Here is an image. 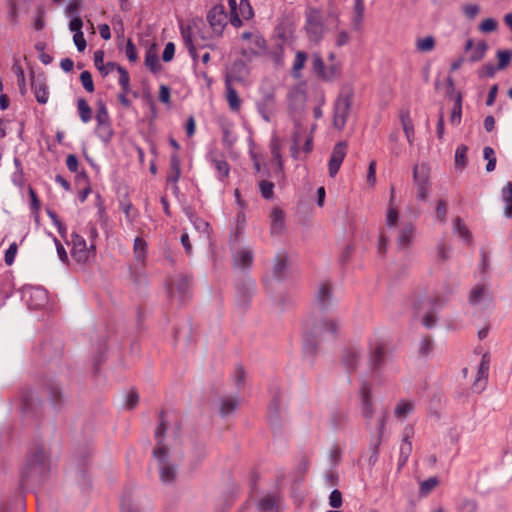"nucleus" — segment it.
I'll return each instance as SVG.
<instances>
[{"label": "nucleus", "mask_w": 512, "mask_h": 512, "mask_svg": "<svg viewBox=\"0 0 512 512\" xmlns=\"http://www.w3.org/2000/svg\"><path fill=\"white\" fill-rule=\"evenodd\" d=\"M50 453L43 443L35 442L27 453L26 461L20 472L19 489L21 492L41 487L50 475Z\"/></svg>", "instance_id": "obj_1"}, {"label": "nucleus", "mask_w": 512, "mask_h": 512, "mask_svg": "<svg viewBox=\"0 0 512 512\" xmlns=\"http://www.w3.org/2000/svg\"><path fill=\"white\" fill-rule=\"evenodd\" d=\"M339 324L333 319H321L314 321L310 330H307L303 339V352L305 355L314 357L318 352L320 338L323 333H330L334 338L337 337Z\"/></svg>", "instance_id": "obj_2"}, {"label": "nucleus", "mask_w": 512, "mask_h": 512, "mask_svg": "<svg viewBox=\"0 0 512 512\" xmlns=\"http://www.w3.org/2000/svg\"><path fill=\"white\" fill-rule=\"evenodd\" d=\"M353 101L354 90L352 86H343L333 105V127L335 129L339 131L344 129L351 111Z\"/></svg>", "instance_id": "obj_3"}, {"label": "nucleus", "mask_w": 512, "mask_h": 512, "mask_svg": "<svg viewBox=\"0 0 512 512\" xmlns=\"http://www.w3.org/2000/svg\"><path fill=\"white\" fill-rule=\"evenodd\" d=\"M305 30L311 42L318 43L324 36V22L319 9L309 7L305 13Z\"/></svg>", "instance_id": "obj_4"}, {"label": "nucleus", "mask_w": 512, "mask_h": 512, "mask_svg": "<svg viewBox=\"0 0 512 512\" xmlns=\"http://www.w3.org/2000/svg\"><path fill=\"white\" fill-rule=\"evenodd\" d=\"M255 289L256 284L250 278H243L236 282V302L241 309L246 310L250 306Z\"/></svg>", "instance_id": "obj_5"}, {"label": "nucleus", "mask_w": 512, "mask_h": 512, "mask_svg": "<svg viewBox=\"0 0 512 512\" xmlns=\"http://www.w3.org/2000/svg\"><path fill=\"white\" fill-rule=\"evenodd\" d=\"M260 92L261 98L256 102L257 111L266 122H270V116L276 108L275 89L261 88Z\"/></svg>", "instance_id": "obj_6"}, {"label": "nucleus", "mask_w": 512, "mask_h": 512, "mask_svg": "<svg viewBox=\"0 0 512 512\" xmlns=\"http://www.w3.org/2000/svg\"><path fill=\"white\" fill-rule=\"evenodd\" d=\"M413 181L416 186V198L424 201L428 197V186L429 181V168L427 165L422 164L421 166L415 165L413 167Z\"/></svg>", "instance_id": "obj_7"}, {"label": "nucleus", "mask_w": 512, "mask_h": 512, "mask_svg": "<svg viewBox=\"0 0 512 512\" xmlns=\"http://www.w3.org/2000/svg\"><path fill=\"white\" fill-rule=\"evenodd\" d=\"M207 21L213 31L218 36H221L227 25V12L225 7L222 4L214 5L207 14Z\"/></svg>", "instance_id": "obj_8"}, {"label": "nucleus", "mask_w": 512, "mask_h": 512, "mask_svg": "<svg viewBox=\"0 0 512 512\" xmlns=\"http://www.w3.org/2000/svg\"><path fill=\"white\" fill-rule=\"evenodd\" d=\"M332 285L329 282L320 284L314 298L315 308L320 313L327 312L332 306Z\"/></svg>", "instance_id": "obj_9"}, {"label": "nucleus", "mask_w": 512, "mask_h": 512, "mask_svg": "<svg viewBox=\"0 0 512 512\" xmlns=\"http://www.w3.org/2000/svg\"><path fill=\"white\" fill-rule=\"evenodd\" d=\"M347 151V143L345 141H340L335 144L333 147L329 163H328V170H329V176L335 177L341 167V164L343 163V160L346 156Z\"/></svg>", "instance_id": "obj_10"}, {"label": "nucleus", "mask_w": 512, "mask_h": 512, "mask_svg": "<svg viewBox=\"0 0 512 512\" xmlns=\"http://www.w3.org/2000/svg\"><path fill=\"white\" fill-rule=\"evenodd\" d=\"M386 348L382 342L369 343V365L373 372L379 371L385 364Z\"/></svg>", "instance_id": "obj_11"}, {"label": "nucleus", "mask_w": 512, "mask_h": 512, "mask_svg": "<svg viewBox=\"0 0 512 512\" xmlns=\"http://www.w3.org/2000/svg\"><path fill=\"white\" fill-rule=\"evenodd\" d=\"M72 249L71 256L78 263H85L88 261V250L86 240L76 232L71 234Z\"/></svg>", "instance_id": "obj_12"}, {"label": "nucleus", "mask_w": 512, "mask_h": 512, "mask_svg": "<svg viewBox=\"0 0 512 512\" xmlns=\"http://www.w3.org/2000/svg\"><path fill=\"white\" fill-rule=\"evenodd\" d=\"M361 404H362V416L369 423L374 415L373 402H372V391L371 386L366 381L362 382L361 385Z\"/></svg>", "instance_id": "obj_13"}, {"label": "nucleus", "mask_w": 512, "mask_h": 512, "mask_svg": "<svg viewBox=\"0 0 512 512\" xmlns=\"http://www.w3.org/2000/svg\"><path fill=\"white\" fill-rule=\"evenodd\" d=\"M31 89L34 92L35 98L38 103H40V104L47 103L49 92H48V86L46 84V78L43 74H39L38 76H35L32 73Z\"/></svg>", "instance_id": "obj_14"}, {"label": "nucleus", "mask_w": 512, "mask_h": 512, "mask_svg": "<svg viewBox=\"0 0 512 512\" xmlns=\"http://www.w3.org/2000/svg\"><path fill=\"white\" fill-rule=\"evenodd\" d=\"M249 75V68L243 59L233 61L230 71L226 74L225 79H229L230 83H243Z\"/></svg>", "instance_id": "obj_15"}, {"label": "nucleus", "mask_w": 512, "mask_h": 512, "mask_svg": "<svg viewBox=\"0 0 512 512\" xmlns=\"http://www.w3.org/2000/svg\"><path fill=\"white\" fill-rule=\"evenodd\" d=\"M360 358L361 350L358 347L350 346L344 349L342 363L349 374V381L350 373L357 369Z\"/></svg>", "instance_id": "obj_16"}, {"label": "nucleus", "mask_w": 512, "mask_h": 512, "mask_svg": "<svg viewBox=\"0 0 512 512\" xmlns=\"http://www.w3.org/2000/svg\"><path fill=\"white\" fill-rule=\"evenodd\" d=\"M45 389L48 392L49 400L55 409L62 408L64 404L63 392L61 386L54 380L45 383Z\"/></svg>", "instance_id": "obj_17"}, {"label": "nucleus", "mask_w": 512, "mask_h": 512, "mask_svg": "<svg viewBox=\"0 0 512 512\" xmlns=\"http://www.w3.org/2000/svg\"><path fill=\"white\" fill-rule=\"evenodd\" d=\"M277 38L279 42L271 49H267L265 55H269L276 66H282L284 64V44L286 42L285 32L278 33Z\"/></svg>", "instance_id": "obj_18"}, {"label": "nucleus", "mask_w": 512, "mask_h": 512, "mask_svg": "<svg viewBox=\"0 0 512 512\" xmlns=\"http://www.w3.org/2000/svg\"><path fill=\"white\" fill-rule=\"evenodd\" d=\"M416 228L412 223H406L399 231L397 245L399 249H408L414 239Z\"/></svg>", "instance_id": "obj_19"}, {"label": "nucleus", "mask_w": 512, "mask_h": 512, "mask_svg": "<svg viewBox=\"0 0 512 512\" xmlns=\"http://www.w3.org/2000/svg\"><path fill=\"white\" fill-rule=\"evenodd\" d=\"M279 407L280 394L277 392L273 395L268 407V419L273 430H278L281 427Z\"/></svg>", "instance_id": "obj_20"}, {"label": "nucleus", "mask_w": 512, "mask_h": 512, "mask_svg": "<svg viewBox=\"0 0 512 512\" xmlns=\"http://www.w3.org/2000/svg\"><path fill=\"white\" fill-rule=\"evenodd\" d=\"M288 270V256L285 252L278 253L274 258V264L272 269L273 277L281 281L285 278Z\"/></svg>", "instance_id": "obj_21"}, {"label": "nucleus", "mask_w": 512, "mask_h": 512, "mask_svg": "<svg viewBox=\"0 0 512 512\" xmlns=\"http://www.w3.org/2000/svg\"><path fill=\"white\" fill-rule=\"evenodd\" d=\"M181 177V159L177 152L170 156L169 172L166 177L167 184H175Z\"/></svg>", "instance_id": "obj_22"}, {"label": "nucleus", "mask_w": 512, "mask_h": 512, "mask_svg": "<svg viewBox=\"0 0 512 512\" xmlns=\"http://www.w3.org/2000/svg\"><path fill=\"white\" fill-rule=\"evenodd\" d=\"M270 232L272 235H280L285 229V214L278 207L273 208L271 212Z\"/></svg>", "instance_id": "obj_23"}, {"label": "nucleus", "mask_w": 512, "mask_h": 512, "mask_svg": "<svg viewBox=\"0 0 512 512\" xmlns=\"http://www.w3.org/2000/svg\"><path fill=\"white\" fill-rule=\"evenodd\" d=\"M257 510L259 512H280L279 498L274 494H266L257 503Z\"/></svg>", "instance_id": "obj_24"}, {"label": "nucleus", "mask_w": 512, "mask_h": 512, "mask_svg": "<svg viewBox=\"0 0 512 512\" xmlns=\"http://www.w3.org/2000/svg\"><path fill=\"white\" fill-rule=\"evenodd\" d=\"M225 91H226V100L229 104V108L233 112H238L241 107V99L238 95V92L233 87L232 83H230L229 79H225Z\"/></svg>", "instance_id": "obj_25"}, {"label": "nucleus", "mask_w": 512, "mask_h": 512, "mask_svg": "<svg viewBox=\"0 0 512 512\" xmlns=\"http://www.w3.org/2000/svg\"><path fill=\"white\" fill-rule=\"evenodd\" d=\"M191 284L192 278L187 275H181L175 280L174 287L179 294L181 302H185L189 298Z\"/></svg>", "instance_id": "obj_26"}, {"label": "nucleus", "mask_w": 512, "mask_h": 512, "mask_svg": "<svg viewBox=\"0 0 512 512\" xmlns=\"http://www.w3.org/2000/svg\"><path fill=\"white\" fill-rule=\"evenodd\" d=\"M253 251L251 249H242L233 255L234 265L242 269L250 268L253 264Z\"/></svg>", "instance_id": "obj_27"}, {"label": "nucleus", "mask_w": 512, "mask_h": 512, "mask_svg": "<svg viewBox=\"0 0 512 512\" xmlns=\"http://www.w3.org/2000/svg\"><path fill=\"white\" fill-rule=\"evenodd\" d=\"M395 199V190L394 187H391L390 190V199H389V206L387 209L386 214V225L388 227H396L398 225L399 221V211L398 209L393 205Z\"/></svg>", "instance_id": "obj_28"}, {"label": "nucleus", "mask_w": 512, "mask_h": 512, "mask_svg": "<svg viewBox=\"0 0 512 512\" xmlns=\"http://www.w3.org/2000/svg\"><path fill=\"white\" fill-rule=\"evenodd\" d=\"M37 403H40V401H36V399L34 398V393L31 389H26L22 391L21 408L25 414L34 412Z\"/></svg>", "instance_id": "obj_29"}, {"label": "nucleus", "mask_w": 512, "mask_h": 512, "mask_svg": "<svg viewBox=\"0 0 512 512\" xmlns=\"http://www.w3.org/2000/svg\"><path fill=\"white\" fill-rule=\"evenodd\" d=\"M501 197L504 206V216L508 219H512V182L509 181L501 190Z\"/></svg>", "instance_id": "obj_30"}, {"label": "nucleus", "mask_w": 512, "mask_h": 512, "mask_svg": "<svg viewBox=\"0 0 512 512\" xmlns=\"http://www.w3.org/2000/svg\"><path fill=\"white\" fill-rule=\"evenodd\" d=\"M160 480L163 483H173L177 476V467L169 462L160 464L159 467Z\"/></svg>", "instance_id": "obj_31"}, {"label": "nucleus", "mask_w": 512, "mask_h": 512, "mask_svg": "<svg viewBox=\"0 0 512 512\" xmlns=\"http://www.w3.org/2000/svg\"><path fill=\"white\" fill-rule=\"evenodd\" d=\"M400 122L407 141L412 144L414 138V125L408 110L400 112Z\"/></svg>", "instance_id": "obj_32"}, {"label": "nucleus", "mask_w": 512, "mask_h": 512, "mask_svg": "<svg viewBox=\"0 0 512 512\" xmlns=\"http://www.w3.org/2000/svg\"><path fill=\"white\" fill-rule=\"evenodd\" d=\"M211 162L214 165L215 169L217 170L218 179L220 181H224L226 178H228L230 173V165L223 155H221L220 158L216 156L211 157Z\"/></svg>", "instance_id": "obj_33"}, {"label": "nucleus", "mask_w": 512, "mask_h": 512, "mask_svg": "<svg viewBox=\"0 0 512 512\" xmlns=\"http://www.w3.org/2000/svg\"><path fill=\"white\" fill-rule=\"evenodd\" d=\"M95 133L102 142H104L105 144L110 143L114 135L111 122H105L104 124L97 123Z\"/></svg>", "instance_id": "obj_34"}, {"label": "nucleus", "mask_w": 512, "mask_h": 512, "mask_svg": "<svg viewBox=\"0 0 512 512\" xmlns=\"http://www.w3.org/2000/svg\"><path fill=\"white\" fill-rule=\"evenodd\" d=\"M330 421L332 428L334 430H339L346 426L348 422V415L343 410L336 409L331 413Z\"/></svg>", "instance_id": "obj_35"}, {"label": "nucleus", "mask_w": 512, "mask_h": 512, "mask_svg": "<svg viewBox=\"0 0 512 512\" xmlns=\"http://www.w3.org/2000/svg\"><path fill=\"white\" fill-rule=\"evenodd\" d=\"M77 108L79 112V117L82 122L87 123L93 117L92 108L89 106L88 102L84 98H79L77 100Z\"/></svg>", "instance_id": "obj_36"}, {"label": "nucleus", "mask_w": 512, "mask_h": 512, "mask_svg": "<svg viewBox=\"0 0 512 512\" xmlns=\"http://www.w3.org/2000/svg\"><path fill=\"white\" fill-rule=\"evenodd\" d=\"M165 414L166 412L164 410H161L159 413V424L155 429L154 437L156 442L158 444H161V441L164 442L165 434L168 429V423L165 420Z\"/></svg>", "instance_id": "obj_37"}, {"label": "nucleus", "mask_w": 512, "mask_h": 512, "mask_svg": "<svg viewBox=\"0 0 512 512\" xmlns=\"http://www.w3.org/2000/svg\"><path fill=\"white\" fill-rule=\"evenodd\" d=\"M145 65L149 68L152 73H157L162 69V65L159 62V57L156 52L152 49L147 50L145 55Z\"/></svg>", "instance_id": "obj_38"}, {"label": "nucleus", "mask_w": 512, "mask_h": 512, "mask_svg": "<svg viewBox=\"0 0 512 512\" xmlns=\"http://www.w3.org/2000/svg\"><path fill=\"white\" fill-rule=\"evenodd\" d=\"M152 455L158 461L159 465L165 464L169 459V449L164 442L161 441V444L156 442V445L152 450Z\"/></svg>", "instance_id": "obj_39"}, {"label": "nucleus", "mask_w": 512, "mask_h": 512, "mask_svg": "<svg viewBox=\"0 0 512 512\" xmlns=\"http://www.w3.org/2000/svg\"><path fill=\"white\" fill-rule=\"evenodd\" d=\"M253 44L255 48H251L250 53L254 57L265 55L267 53V41L262 35L256 34L253 39Z\"/></svg>", "instance_id": "obj_40"}, {"label": "nucleus", "mask_w": 512, "mask_h": 512, "mask_svg": "<svg viewBox=\"0 0 512 512\" xmlns=\"http://www.w3.org/2000/svg\"><path fill=\"white\" fill-rule=\"evenodd\" d=\"M147 242L142 237L134 240L133 251L137 261H143L147 255Z\"/></svg>", "instance_id": "obj_41"}, {"label": "nucleus", "mask_w": 512, "mask_h": 512, "mask_svg": "<svg viewBox=\"0 0 512 512\" xmlns=\"http://www.w3.org/2000/svg\"><path fill=\"white\" fill-rule=\"evenodd\" d=\"M454 105L451 111L450 121L452 124H459L461 122L462 118V102H463V95L457 94L456 99L453 100Z\"/></svg>", "instance_id": "obj_42"}, {"label": "nucleus", "mask_w": 512, "mask_h": 512, "mask_svg": "<svg viewBox=\"0 0 512 512\" xmlns=\"http://www.w3.org/2000/svg\"><path fill=\"white\" fill-rule=\"evenodd\" d=\"M468 147L464 144L459 145L455 151V168L463 169L467 166Z\"/></svg>", "instance_id": "obj_43"}, {"label": "nucleus", "mask_w": 512, "mask_h": 512, "mask_svg": "<svg viewBox=\"0 0 512 512\" xmlns=\"http://www.w3.org/2000/svg\"><path fill=\"white\" fill-rule=\"evenodd\" d=\"M488 50V44L486 41L481 40L477 43L474 51L469 56V62L475 63L481 61Z\"/></svg>", "instance_id": "obj_44"}, {"label": "nucleus", "mask_w": 512, "mask_h": 512, "mask_svg": "<svg viewBox=\"0 0 512 512\" xmlns=\"http://www.w3.org/2000/svg\"><path fill=\"white\" fill-rule=\"evenodd\" d=\"M454 230L459 234V236L464 239L466 242H472V234L466 227L465 223L460 217H456L454 220Z\"/></svg>", "instance_id": "obj_45"}, {"label": "nucleus", "mask_w": 512, "mask_h": 512, "mask_svg": "<svg viewBox=\"0 0 512 512\" xmlns=\"http://www.w3.org/2000/svg\"><path fill=\"white\" fill-rule=\"evenodd\" d=\"M270 151L273 158L277 161L279 171H283V162L280 153V140L278 136H273L270 142Z\"/></svg>", "instance_id": "obj_46"}, {"label": "nucleus", "mask_w": 512, "mask_h": 512, "mask_svg": "<svg viewBox=\"0 0 512 512\" xmlns=\"http://www.w3.org/2000/svg\"><path fill=\"white\" fill-rule=\"evenodd\" d=\"M94 451L93 443L87 442L84 446H78L75 455L79 459V461L84 465L86 460L91 456Z\"/></svg>", "instance_id": "obj_47"}, {"label": "nucleus", "mask_w": 512, "mask_h": 512, "mask_svg": "<svg viewBox=\"0 0 512 512\" xmlns=\"http://www.w3.org/2000/svg\"><path fill=\"white\" fill-rule=\"evenodd\" d=\"M238 407V400L236 398L223 399L220 406V415L226 417L234 412Z\"/></svg>", "instance_id": "obj_48"}, {"label": "nucleus", "mask_w": 512, "mask_h": 512, "mask_svg": "<svg viewBox=\"0 0 512 512\" xmlns=\"http://www.w3.org/2000/svg\"><path fill=\"white\" fill-rule=\"evenodd\" d=\"M308 55L304 51H297L295 55V60L292 67V74L294 77L299 76V71L302 70L307 61Z\"/></svg>", "instance_id": "obj_49"}, {"label": "nucleus", "mask_w": 512, "mask_h": 512, "mask_svg": "<svg viewBox=\"0 0 512 512\" xmlns=\"http://www.w3.org/2000/svg\"><path fill=\"white\" fill-rule=\"evenodd\" d=\"M498 59L497 68L498 70H504L511 62L512 50L504 49L498 50L496 53Z\"/></svg>", "instance_id": "obj_50"}, {"label": "nucleus", "mask_w": 512, "mask_h": 512, "mask_svg": "<svg viewBox=\"0 0 512 512\" xmlns=\"http://www.w3.org/2000/svg\"><path fill=\"white\" fill-rule=\"evenodd\" d=\"M414 409V403L411 401L399 402L394 410V414L397 418H405Z\"/></svg>", "instance_id": "obj_51"}, {"label": "nucleus", "mask_w": 512, "mask_h": 512, "mask_svg": "<svg viewBox=\"0 0 512 512\" xmlns=\"http://www.w3.org/2000/svg\"><path fill=\"white\" fill-rule=\"evenodd\" d=\"M28 194L30 198V208L32 213L35 216V220L39 221V211L41 209V202L35 192V190L32 187L28 188Z\"/></svg>", "instance_id": "obj_52"}, {"label": "nucleus", "mask_w": 512, "mask_h": 512, "mask_svg": "<svg viewBox=\"0 0 512 512\" xmlns=\"http://www.w3.org/2000/svg\"><path fill=\"white\" fill-rule=\"evenodd\" d=\"M483 157L485 160H487L486 171L487 172L494 171L495 167H496V162H497L494 149L489 146L484 147Z\"/></svg>", "instance_id": "obj_53"}, {"label": "nucleus", "mask_w": 512, "mask_h": 512, "mask_svg": "<svg viewBox=\"0 0 512 512\" xmlns=\"http://www.w3.org/2000/svg\"><path fill=\"white\" fill-rule=\"evenodd\" d=\"M96 121L98 124H104L105 122H111L106 104L102 100L97 101Z\"/></svg>", "instance_id": "obj_54"}, {"label": "nucleus", "mask_w": 512, "mask_h": 512, "mask_svg": "<svg viewBox=\"0 0 512 512\" xmlns=\"http://www.w3.org/2000/svg\"><path fill=\"white\" fill-rule=\"evenodd\" d=\"M436 45L435 38L433 36H427L417 40L416 47L421 52H429L434 49Z\"/></svg>", "instance_id": "obj_55"}, {"label": "nucleus", "mask_w": 512, "mask_h": 512, "mask_svg": "<svg viewBox=\"0 0 512 512\" xmlns=\"http://www.w3.org/2000/svg\"><path fill=\"white\" fill-rule=\"evenodd\" d=\"M439 484V480L437 477H430L424 480L420 484L419 493L421 496L428 495L437 485Z\"/></svg>", "instance_id": "obj_56"}, {"label": "nucleus", "mask_w": 512, "mask_h": 512, "mask_svg": "<svg viewBox=\"0 0 512 512\" xmlns=\"http://www.w3.org/2000/svg\"><path fill=\"white\" fill-rule=\"evenodd\" d=\"M260 193L264 199H272L274 196V183L268 180H262L259 183Z\"/></svg>", "instance_id": "obj_57"}, {"label": "nucleus", "mask_w": 512, "mask_h": 512, "mask_svg": "<svg viewBox=\"0 0 512 512\" xmlns=\"http://www.w3.org/2000/svg\"><path fill=\"white\" fill-rule=\"evenodd\" d=\"M80 81L83 86V88L89 92L92 93L95 90L92 74L89 71H83L80 74Z\"/></svg>", "instance_id": "obj_58"}, {"label": "nucleus", "mask_w": 512, "mask_h": 512, "mask_svg": "<svg viewBox=\"0 0 512 512\" xmlns=\"http://www.w3.org/2000/svg\"><path fill=\"white\" fill-rule=\"evenodd\" d=\"M312 66L317 75L324 80L326 69L325 63L320 55L316 54L313 56Z\"/></svg>", "instance_id": "obj_59"}, {"label": "nucleus", "mask_w": 512, "mask_h": 512, "mask_svg": "<svg viewBox=\"0 0 512 512\" xmlns=\"http://www.w3.org/2000/svg\"><path fill=\"white\" fill-rule=\"evenodd\" d=\"M433 339L430 336H425L419 345V354L422 357H427L432 351Z\"/></svg>", "instance_id": "obj_60"}, {"label": "nucleus", "mask_w": 512, "mask_h": 512, "mask_svg": "<svg viewBox=\"0 0 512 512\" xmlns=\"http://www.w3.org/2000/svg\"><path fill=\"white\" fill-rule=\"evenodd\" d=\"M485 292L484 285H476L470 292L469 302L470 304H477L482 299Z\"/></svg>", "instance_id": "obj_61"}, {"label": "nucleus", "mask_w": 512, "mask_h": 512, "mask_svg": "<svg viewBox=\"0 0 512 512\" xmlns=\"http://www.w3.org/2000/svg\"><path fill=\"white\" fill-rule=\"evenodd\" d=\"M192 455L197 464L200 463L202 460H204L207 455L205 444L196 443L193 447Z\"/></svg>", "instance_id": "obj_62"}, {"label": "nucleus", "mask_w": 512, "mask_h": 512, "mask_svg": "<svg viewBox=\"0 0 512 512\" xmlns=\"http://www.w3.org/2000/svg\"><path fill=\"white\" fill-rule=\"evenodd\" d=\"M239 13L245 20H248L254 16L253 8L250 5L249 0H240Z\"/></svg>", "instance_id": "obj_63"}, {"label": "nucleus", "mask_w": 512, "mask_h": 512, "mask_svg": "<svg viewBox=\"0 0 512 512\" xmlns=\"http://www.w3.org/2000/svg\"><path fill=\"white\" fill-rule=\"evenodd\" d=\"M498 28V22L493 18L484 19L480 25L479 29L483 33H491Z\"/></svg>", "instance_id": "obj_64"}]
</instances>
